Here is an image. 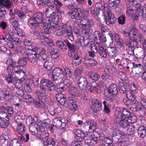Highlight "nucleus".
<instances>
[{"label": "nucleus", "instance_id": "obj_57", "mask_svg": "<svg viewBox=\"0 0 146 146\" xmlns=\"http://www.w3.org/2000/svg\"><path fill=\"white\" fill-rule=\"evenodd\" d=\"M38 58L39 60L42 61H47L48 60L47 56L45 52H42L41 54L39 55L38 56Z\"/></svg>", "mask_w": 146, "mask_h": 146}, {"label": "nucleus", "instance_id": "obj_17", "mask_svg": "<svg viewBox=\"0 0 146 146\" xmlns=\"http://www.w3.org/2000/svg\"><path fill=\"white\" fill-rule=\"evenodd\" d=\"M34 84V83L32 80L29 79L26 80L24 85L25 90L26 92H31Z\"/></svg>", "mask_w": 146, "mask_h": 146}, {"label": "nucleus", "instance_id": "obj_31", "mask_svg": "<svg viewBox=\"0 0 146 146\" xmlns=\"http://www.w3.org/2000/svg\"><path fill=\"white\" fill-rule=\"evenodd\" d=\"M60 117H57L54 119L53 121V125L56 127L62 128V125L60 121Z\"/></svg>", "mask_w": 146, "mask_h": 146}, {"label": "nucleus", "instance_id": "obj_23", "mask_svg": "<svg viewBox=\"0 0 146 146\" xmlns=\"http://www.w3.org/2000/svg\"><path fill=\"white\" fill-rule=\"evenodd\" d=\"M31 51H33L36 53L37 56L41 54L43 52H45L46 51V49L44 48L37 47L35 45H33L31 46Z\"/></svg>", "mask_w": 146, "mask_h": 146}, {"label": "nucleus", "instance_id": "obj_41", "mask_svg": "<svg viewBox=\"0 0 146 146\" xmlns=\"http://www.w3.org/2000/svg\"><path fill=\"white\" fill-rule=\"evenodd\" d=\"M5 80L8 83H13V84L15 86H17V83L16 82L15 83V79L12 78V75H7L5 76Z\"/></svg>", "mask_w": 146, "mask_h": 146}, {"label": "nucleus", "instance_id": "obj_64", "mask_svg": "<svg viewBox=\"0 0 146 146\" xmlns=\"http://www.w3.org/2000/svg\"><path fill=\"white\" fill-rule=\"evenodd\" d=\"M16 15H18L19 17L21 19H23L25 17L26 15L22 11H20L17 10L15 11Z\"/></svg>", "mask_w": 146, "mask_h": 146}, {"label": "nucleus", "instance_id": "obj_7", "mask_svg": "<svg viewBox=\"0 0 146 146\" xmlns=\"http://www.w3.org/2000/svg\"><path fill=\"white\" fill-rule=\"evenodd\" d=\"M115 123L122 128L127 127L129 126V123L127 119L117 117L115 120Z\"/></svg>", "mask_w": 146, "mask_h": 146}, {"label": "nucleus", "instance_id": "obj_61", "mask_svg": "<svg viewBox=\"0 0 146 146\" xmlns=\"http://www.w3.org/2000/svg\"><path fill=\"white\" fill-rule=\"evenodd\" d=\"M118 22L119 24L122 25L125 23V17L124 15H122L119 16L118 18Z\"/></svg>", "mask_w": 146, "mask_h": 146}, {"label": "nucleus", "instance_id": "obj_39", "mask_svg": "<svg viewBox=\"0 0 146 146\" xmlns=\"http://www.w3.org/2000/svg\"><path fill=\"white\" fill-rule=\"evenodd\" d=\"M3 92L4 94L3 99L7 100H10L11 99L12 97L11 92L9 90V88H7V89L4 92Z\"/></svg>", "mask_w": 146, "mask_h": 146}, {"label": "nucleus", "instance_id": "obj_21", "mask_svg": "<svg viewBox=\"0 0 146 146\" xmlns=\"http://www.w3.org/2000/svg\"><path fill=\"white\" fill-rule=\"evenodd\" d=\"M124 35L125 36H128L129 39L132 38L133 36H135L137 34V31L136 30L135 27H133L129 32H127L125 31L123 32Z\"/></svg>", "mask_w": 146, "mask_h": 146}, {"label": "nucleus", "instance_id": "obj_11", "mask_svg": "<svg viewBox=\"0 0 146 146\" xmlns=\"http://www.w3.org/2000/svg\"><path fill=\"white\" fill-rule=\"evenodd\" d=\"M98 51L96 46H94L93 47H91V50H92L93 48L95 49V52H98L100 55L104 58H106L107 56V54H108L107 49H104V47L101 46H99Z\"/></svg>", "mask_w": 146, "mask_h": 146}, {"label": "nucleus", "instance_id": "obj_50", "mask_svg": "<svg viewBox=\"0 0 146 146\" xmlns=\"http://www.w3.org/2000/svg\"><path fill=\"white\" fill-rule=\"evenodd\" d=\"M19 125H18V127H17V130L19 131L20 134L22 135L23 134L25 131V127L24 125L23 124L20 123Z\"/></svg>", "mask_w": 146, "mask_h": 146}, {"label": "nucleus", "instance_id": "obj_52", "mask_svg": "<svg viewBox=\"0 0 146 146\" xmlns=\"http://www.w3.org/2000/svg\"><path fill=\"white\" fill-rule=\"evenodd\" d=\"M136 119L137 117L133 113L131 114L130 116L129 117L127 118L129 123H133L136 121Z\"/></svg>", "mask_w": 146, "mask_h": 146}, {"label": "nucleus", "instance_id": "obj_32", "mask_svg": "<svg viewBox=\"0 0 146 146\" xmlns=\"http://www.w3.org/2000/svg\"><path fill=\"white\" fill-rule=\"evenodd\" d=\"M88 74L90 78L93 80L97 81L100 78V76L98 74L94 72L90 71L89 72Z\"/></svg>", "mask_w": 146, "mask_h": 146}, {"label": "nucleus", "instance_id": "obj_34", "mask_svg": "<svg viewBox=\"0 0 146 146\" xmlns=\"http://www.w3.org/2000/svg\"><path fill=\"white\" fill-rule=\"evenodd\" d=\"M58 18H56V19H54L50 21V29H52L54 30L57 27H58L59 25H58Z\"/></svg>", "mask_w": 146, "mask_h": 146}, {"label": "nucleus", "instance_id": "obj_37", "mask_svg": "<svg viewBox=\"0 0 146 146\" xmlns=\"http://www.w3.org/2000/svg\"><path fill=\"white\" fill-rule=\"evenodd\" d=\"M58 36H60L65 33V31L62 28V27L60 25L58 26L54 30Z\"/></svg>", "mask_w": 146, "mask_h": 146}, {"label": "nucleus", "instance_id": "obj_28", "mask_svg": "<svg viewBox=\"0 0 146 146\" xmlns=\"http://www.w3.org/2000/svg\"><path fill=\"white\" fill-rule=\"evenodd\" d=\"M0 5H2L7 8H10L13 5L10 0H0Z\"/></svg>", "mask_w": 146, "mask_h": 146}, {"label": "nucleus", "instance_id": "obj_2", "mask_svg": "<svg viewBox=\"0 0 146 146\" xmlns=\"http://www.w3.org/2000/svg\"><path fill=\"white\" fill-rule=\"evenodd\" d=\"M64 72L62 69L60 67H57L54 69L53 70L52 79L55 82L56 84L60 83L61 82V79L59 77L60 74Z\"/></svg>", "mask_w": 146, "mask_h": 146}, {"label": "nucleus", "instance_id": "obj_26", "mask_svg": "<svg viewBox=\"0 0 146 146\" xmlns=\"http://www.w3.org/2000/svg\"><path fill=\"white\" fill-rule=\"evenodd\" d=\"M84 64L88 66H95L97 63L96 61L91 58H87L84 61Z\"/></svg>", "mask_w": 146, "mask_h": 146}, {"label": "nucleus", "instance_id": "obj_56", "mask_svg": "<svg viewBox=\"0 0 146 146\" xmlns=\"http://www.w3.org/2000/svg\"><path fill=\"white\" fill-rule=\"evenodd\" d=\"M9 119L7 113L4 110H1L0 112V120Z\"/></svg>", "mask_w": 146, "mask_h": 146}, {"label": "nucleus", "instance_id": "obj_47", "mask_svg": "<svg viewBox=\"0 0 146 146\" xmlns=\"http://www.w3.org/2000/svg\"><path fill=\"white\" fill-rule=\"evenodd\" d=\"M14 33L13 31L9 30L5 35L6 40L9 41L10 39L14 36Z\"/></svg>", "mask_w": 146, "mask_h": 146}, {"label": "nucleus", "instance_id": "obj_22", "mask_svg": "<svg viewBox=\"0 0 146 146\" xmlns=\"http://www.w3.org/2000/svg\"><path fill=\"white\" fill-rule=\"evenodd\" d=\"M38 59V56L36 53L29 52L28 60L32 64H35L37 62Z\"/></svg>", "mask_w": 146, "mask_h": 146}, {"label": "nucleus", "instance_id": "obj_46", "mask_svg": "<svg viewBox=\"0 0 146 146\" xmlns=\"http://www.w3.org/2000/svg\"><path fill=\"white\" fill-rule=\"evenodd\" d=\"M117 50L114 47H111L107 50L108 54L112 56H115L116 55Z\"/></svg>", "mask_w": 146, "mask_h": 146}, {"label": "nucleus", "instance_id": "obj_55", "mask_svg": "<svg viewBox=\"0 0 146 146\" xmlns=\"http://www.w3.org/2000/svg\"><path fill=\"white\" fill-rule=\"evenodd\" d=\"M112 141L108 137L105 138L104 140L103 141V144L105 146H112L113 144Z\"/></svg>", "mask_w": 146, "mask_h": 146}, {"label": "nucleus", "instance_id": "obj_30", "mask_svg": "<svg viewBox=\"0 0 146 146\" xmlns=\"http://www.w3.org/2000/svg\"><path fill=\"white\" fill-rule=\"evenodd\" d=\"M54 66L53 63L49 60L46 61L44 64V68L48 71L51 70Z\"/></svg>", "mask_w": 146, "mask_h": 146}, {"label": "nucleus", "instance_id": "obj_49", "mask_svg": "<svg viewBox=\"0 0 146 146\" xmlns=\"http://www.w3.org/2000/svg\"><path fill=\"white\" fill-rule=\"evenodd\" d=\"M21 67L18 66H14L13 67V70L16 73L18 74H21L23 73L25 74V72L21 68Z\"/></svg>", "mask_w": 146, "mask_h": 146}, {"label": "nucleus", "instance_id": "obj_60", "mask_svg": "<svg viewBox=\"0 0 146 146\" xmlns=\"http://www.w3.org/2000/svg\"><path fill=\"white\" fill-rule=\"evenodd\" d=\"M10 146H20V143L18 141V139H15L12 140L10 143Z\"/></svg>", "mask_w": 146, "mask_h": 146}, {"label": "nucleus", "instance_id": "obj_45", "mask_svg": "<svg viewBox=\"0 0 146 146\" xmlns=\"http://www.w3.org/2000/svg\"><path fill=\"white\" fill-rule=\"evenodd\" d=\"M109 5L111 7L116 5H119L121 3V0H108Z\"/></svg>", "mask_w": 146, "mask_h": 146}, {"label": "nucleus", "instance_id": "obj_29", "mask_svg": "<svg viewBox=\"0 0 146 146\" xmlns=\"http://www.w3.org/2000/svg\"><path fill=\"white\" fill-rule=\"evenodd\" d=\"M54 3L56 6L57 13L59 14H62L63 13L62 11L60 10L59 8L63 6V4L58 0H54Z\"/></svg>", "mask_w": 146, "mask_h": 146}, {"label": "nucleus", "instance_id": "obj_14", "mask_svg": "<svg viewBox=\"0 0 146 146\" xmlns=\"http://www.w3.org/2000/svg\"><path fill=\"white\" fill-rule=\"evenodd\" d=\"M57 13V12L56 13L54 11H50L48 8H46L45 11L46 17L47 18L51 19V20L56 19V18H58Z\"/></svg>", "mask_w": 146, "mask_h": 146}, {"label": "nucleus", "instance_id": "obj_35", "mask_svg": "<svg viewBox=\"0 0 146 146\" xmlns=\"http://www.w3.org/2000/svg\"><path fill=\"white\" fill-rule=\"evenodd\" d=\"M119 90L121 94H126L128 91L126 89L123 84L121 82H119L118 84Z\"/></svg>", "mask_w": 146, "mask_h": 146}, {"label": "nucleus", "instance_id": "obj_10", "mask_svg": "<svg viewBox=\"0 0 146 146\" xmlns=\"http://www.w3.org/2000/svg\"><path fill=\"white\" fill-rule=\"evenodd\" d=\"M84 125L89 127V130L90 132L93 131L96 129L97 124L90 119H86L84 121Z\"/></svg>", "mask_w": 146, "mask_h": 146}, {"label": "nucleus", "instance_id": "obj_63", "mask_svg": "<svg viewBox=\"0 0 146 146\" xmlns=\"http://www.w3.org/2000/svg\"><path fill=\"white\" fill-rule=\"evenodd\" d=\"M129 126V127L127 129V135H129L133 134L135 131V127L132 126Z\"/></svg>", "mask_w": 146, "mask_h": 146}, {"label": "nucleus", "instance_id": "obj_18", "mask_svg": "<svg viewBox=\"0 0 146 146\" xmlns=\"http://www.w3.org/2000/svg\"><path fill=\"white\" fill-rule=\"evenodd\" d=\"M131 113L129 110L123 108L121 112L118 111V115H117V117L127 119L128 117L130 116Z\"/></svg>", "mask_w": 146, "mask_h": 146}, {"label": "nucleus", "instance_id": "obj_5", "mask_svg": "<svg viewBox=\"0 0 146 146\" xmlns=\"http://www.w3.org/2000/svg\"><path fill=\"white\" fill-rule=\"evenodd\" d=\"M64 41L66 47L72 52H74L79 49V45L77 41H75L74 43H71L72 41H69L68 40H64Z\"/></svg>", "mask_w": 146, "mask_h": 146}, {"label": "nucleus", "instance_id": "obj_48", "mask_svg": "<svg viewBox=\"0 0 146 146\" xmlns=\"http://www.w3.org/2000/svg\"><path fill=\"white\" fill-rule=\"evenodd\" d=\"M96 33L97 34H98V38H99V39L100 43L105 42L106 41V37L102 35V34L100 32L98 31H96Z\"/></svg>", "mask_w": 146, "mask_h": 146}, {"label": "nucleus", "instance_id": "obj_9", "mask_svg": "<svg viewBox=\"0 0 146 146\" xmlns=\"http://www.w3.org/2000/svg\"><path fill=\"white\" fill-rule=\"evenodd\" d=\"M82 11L79 8H77L74 9L70 13L71 17L72 19L79 20L82 16Z\"/></svg>", "mask_w": 146, "mask_h": 146}, {"label": "nucleus", "instance_id": "obj_8", "mask_svg": "<svg viewBox=\"0 0 146 146\" xmlns=\"http://www.w3.org/2000/svg\"><path fill=\"white\" fill-rule=\"evenodd\" d=\"M88 82L86 77L83 76H80L78 80V85L80 89L85 90L86 86Z\"/></svg>", "mask_w": 146, "mask_h": 146}, {"label": "nucleus", "instance_id": "obj_58", "mask_svg": "<svg viewBox=\"0 0 146 146\" xmlns=\"http://www.w3.org/2000/svg\"><path fill=\"white\" fill-rule=\"evenodd\" d=\"M35 101L34 104L37 108L43 107L44 106V103L42 100H35Z\"/></svg>", "mask_w": 146, "mask_h": 146}, {"label": "nucleus", "instance_id": "obj_15", "mask_svg": "<svg viewBox=\"0 0 146 146\" xmlns=\"http://www.w3.org/2000/svg\"><path fill=\"white\" fill-rule=\"evenodd\" d=\"M102 106L101 102L96 100L91 106L92 111L94 113H96L99 112L101 109Z\"/></svg>", "mask_w": 146, "mask_h": 146}, {"label": "nucleus", "instance_id": "obj_62", "mask_svg": "<svg viewBox=\"0 0 146 146\" xmlns=\"http://www.w3.org/2000/svg\"><path fill=\"white\" fill-rule=\"evenodd\" d=\"M65 74L66 77L70 78L72 76V72L70 69L66 67L64 69Z\"/></svg>", "mask_w": 146, "mask_h": 146}, {"label": "nucleus", "instance_id": "obj_42", "mask_svg": "<svg viewBox=\"0 0 146 146\" xmlns=\"http://www.w3.org/2000/svg\"><path fill=\"white\" fill-rule=\"evenodd\" d=\"M9 123V119L0 120V127L2 128L7 127Z\"/></svg>", "mask_w": 146, "mask_h": 146}, {"label": "nucleus", "instance_id": "obj_1", "mask_svg": "<svg viewBox=\"0 0 146 146\" xmlns=\"http://www.w3.org/2000/svg\"><path fill=\"white\" fill-rule=\"evenodd\" d=\"M41 89L44 91L48 90L50 92H54L56 90V87L51 81L48 79H42L40 84Z\"/></svg>", "mask_w": 146, "mask_h": 146}, {"label": "nucleus", "instance_id": "obj_40", "mask_svg": "<svg viewBox=\"0 0 146 146\" xmlns=\"http://www.w3.org/2000/svg\"><path fill=\"white\" fill-rule=\"evenodd\" d=\"M95 6L96 9L95 14L98 16L100 14V12L102 10L101 8H103V4L102 3L97 2L95 4Z\"/></svg>", "mask_w": 146, "mask_h": 146}, {"label": "nucleus", "instance_id": "obj_43", "mask_svg": "<svg viewBox=\"0 0 146 146\" xmlns=\"http://www.w3.org/2000/svg\"><path fill=\"white\" fill-rule=\"evenodd\" d=\"M26 123L29 126H34L35 125V122L33 121L32 117L29 115L27 118Z\"/></svg>", "mask_w": 146, "mask_h": 146}, {"label": "nucleus", "instance_id": "obj_20", "mask_svg": "<svg viewBox=\"0 0 146 146\" xmlns=\"http://www.w3.org/2000/svg\"><path fill=\"white\" fill-rule=\"evenodd\" d=\"M134 54L140 56H144L143 58L146 59V52H144L143 49L141 47H137L134 48Z\"/></svg>", "mask_w": 146, "mask_h": 146}, {"label": "nucleus", "instance_id": "obj_51", "mask_svg": "<svg viewBox=\"0 0 146 146\" xmlns=\"http://www.w3.org/2000/svg\"><path fill=\"white\" fill-rule=\"evenodd\" d=\"M16 94L18 95L22 96H24V92L23 89L21 88H18L17 87H16L15 90Z\"/></svg>", "mask_w": 146, "mask_h": 146}, {"label": "nucleus", "instance_id": "obj_6", "mask_svg": "<svg viewBox=\"0 0 146 146\" xmlns=\"http://www.w3.org/2000/svg\"><path fill=\"white\" fill-rule=\"evenodd\" d=\"M137 39L135 36H133L132 38L126 39L125 44L126 47H135L138 45Z\"/></svg>", "mask_w": 146, "mask_h": 146}, {"label": "nucleus", "instance_id": "obj_25", "mask_svg": "<svg viewBox=\"0 0 146 146\" xmlns=\"http://www.w3.org/2000/svg\"><path fill=\"white\" fill-rule=\"evenodd\" d=\"M43 14L40 12L37 13L33 15V17L37 23L41 24L43 20Z\"/></svg>", "mask_w": 146, "mask_h": 146}, {"label": "nucleus", "instance_id": "obj_4", "mask_svg": "<svg viewBox=\"0 0 146 146\" xmlns=\"http://www.w3.org/2000/svg\"><path fill=\"white\" fill-rule=\"evenodd\" d=\"M118 90L116 85L114 84H111L109 86L107 91L104 92V94L115 96L117 95Z\"/></svg>", "mask_w": 146, "mask_h": 146}, {"label": "nucleus", "instance_id": "obj_13", "mask_svg": "<svg viewBox=\"0 0 146 146\" xmlns=\"http://www.w3.org/2000/svg\"><path fill=\"white\" fill-rule=\"evenodd\" d=\"M25 115L23 112L19 111L15 114L14 119L15 121L17 123H22L25 118Z\"/></svg>", "mask_w": 146, "mask_h": 146}, {"label": "nucleus", "instance_id": "obj_19", "mask_svg": "<svg viewBox=\"0 0 146 146\" xmlns=\"http://www.w3.org/2000/svg\"><path fill=\"white\" fill-rule=\"evenodd\" d=\"M98 142L96 138L95 137H86L84 142L86 145L89 146H94Z\"/></svg>", "mask_w": 146, "mask_h": 146}, {"label": "nucleus", "instance_id": "obj_54", "mask_svg": "<svg viewBox=\"0 0 146 146\" xmlns=\"http://www.w3.org/2000/svg\"><path fill=\"white\" fill-rule=\"evenodd\" d=\"M14 65L15 64L12 63L8 66L7 68V71L8 74V75H12L13 74V67Z\"/></svg>", "mask_w": 146, "mask_h": 146}, {"label": "nucleus", "instance_id": "obj_27", "mask_svg": "<svg viewBox=\"0 0 146 146\" xmlns=\"http://www.w3.org/2000/svg\"><path fill=\"white\" fill-rule=\"evenodd\" d=\"M68 93L72 98L77 97L79 95L78 89L74 87H72L70 89L68 90Z\"/></svg>", "mask_w": 146, "mask_h": 146}, {"label": "nucleus", "instance_id": "obj_53", "mask_svg": "<svg viewBox=\"0 0 146 146\" xmlns=\"http://www.w3.org/2000/svg\"><path fill=\"white\" fill-rule=\"evenodd\" d=\"M127 98L130 101H134L135 99V96L131 91H128L126 94Z\"/></svg>", "mask_w": 146, "mask_h": 146}, {"label": "nucleus", "instance_id": "obj_24", "mask_svg": "<svg viewBox=\"0 0 146 146\" xmlns=\"http://www.w3.org/2000/svg\"><path fill=\"white\" fill-rule=\"evenodd\" d=\"M72 99L71 100H70L67 104V107L70 110L73 111H76L78 108L77 104L76 102H73L72 101Z\"/></svg>", "mask_w": 146, "mask_h": 146}, {"label": "nucleus", "instance_id": "obj_36", "mask_svg": "<svg viewBox=\"0 0 146 146\" xmlns=\"http://www.w3.org/2000/svg\"><path fill=\"white\" fill-rule=\"evenodd\" d=\"M104 95L108 98V102H107V105L108 106H111L112 104V103L115 102L116 99L115 96L107 95Z\"/></svg>", "mask_w": 146, "mask_h": 146}, {"label": "nucleus", "instance_id": "obj_33", "mask_svg": "<svg viewBox=\"0 0 146 146\" xmlns=\"http://www.w3.org/2000/svg\"><path fill=\"white\" fill-rule=\"evenodd\" d=\"M28 24L29 26L31 28H33L35 27L37 24H38L36 22L33 16L30 17L28 21Z\"/></svg>", "mask_w": 146, "mask_h": 146}, {"label": "nucleus", "instance_id": "obj_12", "mask_svg": "<svg viewBox=\"0 0 146 146\" xmlns=\"http://www.w3.org/2000/svg\"><path fill=\"white\" fill-rule=\"evenodd\" d=\"M48 50L50 53V56L52 58H57L59 57V50L58 49L49 47L48 48Z\"/></svg>", "mask_w": 146, "mask_h": 146}, {"label": "nucleus", "instance_id": "obj_3", "mask_svg": "<svg viewBox=\"0 0 146 146\" xmlns=\"http://www.w3.org/2000/svg\"><path fill=\"white\" fill-rule=\"evenodd\" d=\"M108 17L105 18L106 24L109 26H111L114 24L116 21V18L114 15L112 14L109 9L106 10Z\"/></svg>", "mask_w": 146, "mask_h": 146}, {"label": "nucleus", "instance_id": "obj_44", "mask_svg": "<svg viewBox=\"0 0 146 146\" xmlns=\"http://www.w3.org/2000/svg\"><path fill=\"white\" fill-rule=\"evenodd\" d=\"M36 94L38 97L39 100L40 98L45 100L46 98V95L45 92H42L38 90L36 92Z\"/></svg>", "mask_w": 146, "mask_h": 146}, {"label": "nucleus", "instance_id": "obj_38", "mask_svg": "<svg viewBox=\"0 0 146 146\" xmlns=\"http://www.w3.org/2000/svg\"><path fill=\"white\" fill-rule=\"evenodd\" d=\"M64 42V40L63 41L59 40H57L56 41L57 45L60 49L63 51H65L67 49V47H66Z\"/></svg>", "mask_w": 146, "mask_h": 146}, {"label": "nucleus", "instance_id": "obj_59", "mask_svg": "<svg viewBox=\"0 0 146 146\" xmlns=\"http://www.w3.org/2000/svg\"><path fill=\"white\" fill-rule=\"evenodd\" d=\"M8 139L3 137L0 139V146H8Z\"/></svg>", "mask_w": 146, "mask_h": 146}, {"label": "nucleus", "instance_id": "obj_16", "mask_svg": "<svg viewBox=\"0 0 146 146\" xmlns=\"http://www.w3.org/2000/svg\"><path fill=\"white\" fill-rule=\"evenodd\" d=\"M136 12L139 16L146 18V7L145 6L143 7L141 5L138 6L136 9Z\"/></svg>", "mask_w": 146, "mask_h": 146}]
</instances>
